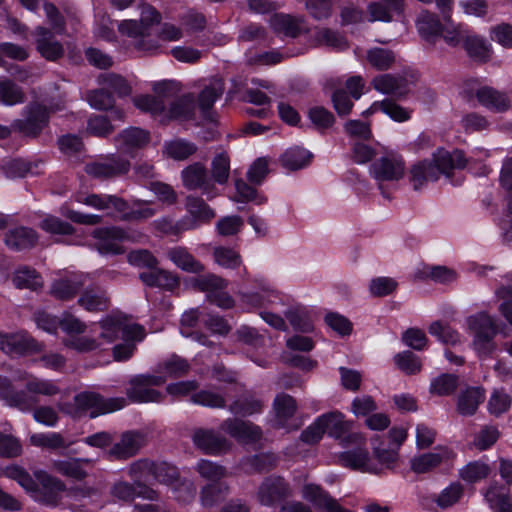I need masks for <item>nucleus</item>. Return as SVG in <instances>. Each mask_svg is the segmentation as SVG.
I'll use <instances>...</instances> for the list:
<instances>
[{"label": "nucleus", "mask_w": 512, "mask_h": 512, "mask_svg": "<svg viewBox=\"0 0 512 512\" xmlns=\"http://www.w3.org/2000/svg\"><path fill=\"white\" fill-rule=\"evenodd\" d=\"M35 35L36 48L45 59L54 61L63 55L62 44L54 39V34L50 30L37 27Z\"/></svg>", "instance_id": "obj_26"}, {"label": "nucleus", "mask_w": 512, "mask_h": 512, "mask_svg": "<svg viewBox=\"0 0 512 512\" xmlns=\"http://www.w3.org/2000/svg\"><path fill=\"white\" fill-rule=\"evenodd\" d=\"M117 213L124 221H142L152 218L157 213V209L152 207L149 201L135 199L132 202V207L125 201V208Z\"/></svg>", "instance_id": "obj_34"}, {"label": "nucleus", "mask_w": 512, "mask_h": 512, "mask_svg": "<svg viewBox=\"0 0 512 512\" xmlns=\"http://www.w3.org/2000/svg\"><path fill=\"white\" fill-rule=\"evenodd\" d=\"M223 92V80L219 78L212 79L199 95V106L201 110L203 112L208 111Z\"/></svg>", "instance_id": "obj_53"}, {"label": "nucleus", "mask_w": 512, "mask_h": 512, "mask_svg": "<svg viewBox=\"0 0 512 512\" xmlns=\"http://www.w3.org/2000/svg\"><path fill=\"white\" fill-rule=\"evenodd\" d=\"M455 457L447 447H437L433 452L424 453L411 459V469L417 474L427 473L443 463H449Z\"/></svg>", "instance_id": "obj_20"}, {"label": "nucleus", "mask_w": 512, "mask_h": 512, "mask_svg": "<svg viewBox=\"0 0 512 512\" xmlns=\"http://www.w3.org/2000/svg\"><path fill=\"white\" fill-rule=\"evenodd\" d=\"M428 331L443 344L455 345L460 343L459 333L448 324L442 323L441 321H434L431 323Z\"/></svg>", "instance_id": "obj_60"}, {"label": "nucleus", "mask_w": 512, "mask_h": 512, "mask_svg": "<svg viewBox=\"0 0 512 512\" xmlns=\"http://www.w3.org/2000/svg\"><path fill=\"white\" fill-rule=\"evenodd\" d=\"M141 281L149 287L173 290L179 285V279L173 273L162 269H151L139 274Z\"/></svg>", "instance_id": "obj_32"}, {"label": "nucleus", "mask_w": 512, "mask_h": 512, "mask_svg": "<svg viewBox=\"0 0 512 512\" xmlns=\"http://www.w3.org/2000/svg\"><path fill=\"white\" fill-rule=\"evenodd\" d=\"M192 441L196 448L213 456L225 454L232 447V443L226 437L209 428H196L192 434Z\"/></svg>", "instance_id": "obj_11"}, {"label": "nucleus", "mask_w": 512, "mask_h": 512, "mask_svg": "<svg viewBox=\"0 0 512 512\" xmlns=\"http://www.w3.org/2000/svg\"><path fill=\"white\" fill-rule=\"evenodd\" d=\"M254 288L240 292V300L242 303L251 307H261L267 303L273 302L277 297L276 291L272 289L268 281L263 278L254 280Z\"/></svg>", "instance_id": "obj_21"}, {"label": "nucleus", "mask_w": 512, "mask_h": 512, "mask_svg": "<svg viewBox=\"0 0 512 512\" xmlns=\"http://www.w3.org/2000/svg\"><path fill=\"white\" fill-rule=\"evenodd\" d=\"M184 187L189 190H201L211 200L219 195V190L208 175L206 167L199 162L187 166L181 172Z\"/></svg>", "instance_id": "obj_10"}, {"label": "nucleus", "mask_w": 512, "mask_h": 512, "mask_svg": "<svg viewBox=\"0 0 512 512\" xmlns=\"http://www.w3.org/2000/svg\"><path fill=\"white\" fill-rule=\"evenodd\" d=\"M94 460L90 458H70L67 460H54L52 468L57 473L81 481L88 475L84 465H93Z\"/></svg>", "instance_id": "obj_28"}, {"label": "nucleus", "mask_w": 512, "mask_h": 512, "mask_svg": "<svg viewBox=\"0 0 512 512\" xmlns=\"http://www.w3.org/2000/svg\"><path fill=\"white\" fill-rule=\"evenodd\" d=\"M244 220L239 215H227L218 219L215 231L222 237H232L242 231Z\"/></svg>", "instance_id": "obj_58"}, {"label": "nucleus", "mask_w": 512, "mask_h": 512, "mask_svg": "<svg viewBox=\"0 0 512 512\" xmlns=\"http://www.w3.org/2000/svg\"><path fill=\"white\" fill-rule=\"evenodd\" d=\"M3 475L9 479L16 481L28 493H36V483L30 474L22 467L17 465L7 466L3 470Z\"/></svg>", "instance_id": "obj_61"}, {"label": "nucleus", "mask_w": 512, "mask_h": 512, "mask_svg": "<svg viewBox=\"0 0 512 512\" xmlns=\"http://www.w3.org/2000/svg\"><path fill=\"white\" fill-rule=\"evenodd\" d=\"M155 95H141L133 98L134 105L143 112L149 113L160 122L170 120L188 121L193 119L195 102L191 95H184L166 104L177 92V84L173 81H162L154 84Z\"/></svg>", "instance_id": "obj_1"}, {"label": "nucleus", "mask_w": 512, "mask_h": 512, "mask_svg": "<svg viewBox=\"0 0 512 512\" xmlns=\"http://www.w3.org/2000/svg\"><path fill=\"white\" fill-rule=\"evenodd\" d=\"M314 41L319 46H327L338 51L348 47V43L342 35L328 28L317 30L314 34Z\"/></svg>", "instance_id": "obj_54"}, {"label": "nucleus", "mask_w": 512, "mask_h": 512, "mask_svg": "<svg viewBox=\"0 0 512 512\" xmlns=\"http://www.w3.org/2000/svg\"><path fill=\"white\" fill-rule=\"evenodd\" d=\"M166 382L161 375L140 374L129 380L126 388L127 398L134 403L160 402L164 395L154 389V386H161Z\"/></svg>", "instance_id": "obj_7"}, {"label": "nucleus", "mask_w": 512, "mask_h": 512, "mask_svg": "<svg viewBox=\"0 0 512 512\" xmlns=\"http://www.w3.org/2000/svg\"><path fill=\"white\" fill-rule=\"evenodd\" d=\"M35 477L47 492L39 501L47 505H55L58 500V494L65 490V484L58 478L49 475L44 471L35 472Z\"/></svg>", "instance_id": "obj_35"}, {"label": "nucleus", "mask_w": 512, "mask_h": 512, "mask_svg": "<svg viewBox=\"0 0 512 512\" xmlns=\"http://www.w3.org/2000/svg\"><path fill=\"white\" fill-rule=\"evenodd\" d=\"M228 493L229 487L225 483L207 484L200 491V503L204 508H211L221 502Z\"/></svg>", "instance_id": "obj_47"}, {"label": "nucleus", "mask_w": 512, "mask_h": 512, "mask_svg": "<svg viewBox=\"0 0 512 512\" xmlns=\"http://www.w3.org/2000/svg\"><path fill=\"white\" fill-rule=\"evenodd\" d=\"M197 151V146L184 139H174L164 144V153L178 161H182L193 155Z\"/></svg>", "instance_id": "obj_50"}, {"label": "nucleus", "mask_w": 512, "mask_h": 512, "mask_svg": "<svg viewBox=\"0 0 512 512\" xmlns=\"http://www.w3.org/2000/svg\"><path fill=\"white\" fill-rule=\"evenodd\" d=\"M416 27L422 38L431 41L441 34L443 25L436 14L423 10L416 20Z\"/></svg>", "instance_id": "obj_40"}, {"label": "nucleus", "mask_w": 512, "mask_h": 512, "mask_svg": "<svg viewBox=\"0 0 512 512\" xmlns=\"http://www.w3.org/2000/svg\"><path fill=\"white\" fill-rule=\"evenodd\" d=\"M324 417L323 427L325 432L336 439H345L351 430L352 423L344 419V415L338 411L321 415Z\"/></svg>", "instance_id": "obj_41"}, {"label": "nucleus", "mask_w": 512, "mask_h": 512, "mask_svg": "<svg viewBox=\"0 0 512 512\" xmlns=\"http://www.w3.org/2000/svg\"><path fill=\"white\" fill-rule=\"evenodd\" d=\"M220 429L240 443L249 444L260 440L262 430L249 421L227 418L220 424Z\"/></svg>", "instance_id": "obj_15"}, {"label": "nucleus", "mask_w": 512, "mask_h": 512, "mask_svg": "<svg viewBox=\"0 0 512 512\" xmlns=\"http://www.w3.org/2000/svg\"><path fill=\"white\" fill-rule=\"evenodd\" d=\"M78 203L90 206L97 210H110L113 208L116 212L123 211L125 200L115 195L108 194H89L80 195L76 198Z\"/></svg>", "instance_id": "obj_31"}, {"label": "nucleus", "mask_w": 512, "mask_h": 512, "mask_svg": "<svg viewBox=\"0 0 512 512\" xmlns=\"http://www.w3.org/2000/svg\"><path fill=\"white\" fill-rule=\"evenodd\" d=\"M22 119H16L12 128L27 137L35 138L48 125L49 112L47 108L38 103L27 105L23 110Z\"/></svg>", "instance_id": "obj_8"}, {"label": "nucleus", "mask_w": 512, "mask_h": 512, "mask_svg": "<svg viewBox=\"0 0 512 512\" xmlns=\"http://www.w3.org/2000/svg\"><path fill=\"white\" fill-rule=\"evenodd\" d=\"M371 85L382 94L403 96L407 92V81L401 76L381 74L372 79Z\"/></svg>", "instance_id": "obj_29"}, {"label": "nucleus", "mask_w": 512, "mask_h": 512, "mask_svg": "<svg viewBox=\"0 0 512 512\" xmlns=\"http://www.w3.org/2000/svg\"><path fill=\"white\" fill-rule=\"evenodd\" d=\"M489 473L490 468L487 464L481 461H472L460 469L459 476L468 483H475L485 479Z\"/></svg>", "instance_id": "obj_62"}, {"label": "nucleus", "mask_w": 512, "mask_h": 512, "mask_svg": "<svg viewBox=\"0 0 512 512\" xmlns=\"http://www.w3.org/2000/svg\"><path fill=\"white\" fill-rule=\"evenodd\" d=\"M484 399L485 394L481 388H468L458 396L457 411L462 416H471L476 412Z\"/></svg>", "instance_id": "obj_39"}, {"label": "nucleus", "mask_w": 512, "mask_h": 512, "mask_svg": "<svg viewBox=\"0 0 512 512\" xmlns=\"http://www.w3.org/2000/svg\"><path fill=\"white\" fill-rule=\"evenodd\" d=\"M471 93L475 96L478 103L495 112L502 113L509 109L510 101L506 94L490 86H479Z\"/></svg>", "instance_id": "obj_22"}, {"label": "nucleus", "mask_w": 512, "mask_h": 512, "mask_svg": "<svg viewBox=\"0 0 512 512\" xmlns=\"http://www.w3.org/2000/svg\"><path fill=\"white\" fill-rule=\"evenodd\" d=\"M167 257L180 269L199 273L204 270L203 265L196 260L184 247H173L167 252Z\"/></svg>", "instance_id": "obj_42"}, {"label": "nucleus", "mask_w": 512, "mask_h": 512, "mask_svg": "<svg viewBox=\"0 0 512 512\" xmlns=\"http://www.w3.org/2000/svg\"><path fill=\"white\" fill-rule=\"evenodd\" d=\"M302 498L311 503L315 508L322 509L325 512H353L341 506L321 486L307 483L302 487Z\"/></svg>", "instance_id": "obj_16"}, {"label": "nucleus", "mask_w": 512, "mask_h": 512, "mask_svg": "<svg viewBox=\"0 0 512 512\" xmlns=\"http://www.w3.org/2000/svg\"><path fill=\"white\" fill-rule=\"evenodd\" d=\"M126 405L127 400L124 397L105 399L94 392H82L74 397L72 404H65L60 409L73 418H80L86 413H89L91 418H95L118 411Z\"/></svg>", "instance_id": "obj_5"}, {"label": "nucleus", "mask_w": 512, "mask_h": 512, "mask_svg": "<svg viewBox=\"0 0 512 512\" xmlns=\"http://www.w3.org/2000/svg\"><path fill=\"white\" fill-rule=\"evenodd\" d=\"M312 158V154L302 147H291L280 157L282 166L288 170H298L306 167Z\"/></svg>", "instance_id": "obj_44"}, {"label": "nucleus", "mask_w": 512, "mask_h": 512, "mask_svg": "<svg viewBox=\"0 0 512 512\" xmlns=\"http://www.w3.org/2000/svg\"><path fill=\"white\" fill-rule=\"evenodd\" d=\"M145 445V436L136 431L123 433L108 451L109 457L116 460H126L135 456Z\"/></svg>", "instance_id": "obj_18"}, {"label": "nucleus", "mask_w": 512, "mask_h": 512, "mask_svg": "<svg viewBox=\"0 0 512 512\" xmlns=\"http://www.w3.org/2000/svg\"><path fill=\"white\" fill-rule=\"evenodd\" d=\"M180 477L178 469L167 462H155L152 478L160 484L171 487Z\"/></svg>", "instance_id": "obj_63"}, {"label": "nucleus", "mask_w": 512, "mask_h": 512, "mask_svg": "<svg viewBox=\"0 0 512 512\" xmlns=\"http://www.w3.org/2000/svg\"><path fill=\"white\" fill-rule=\"evenodd\" d=\"M154 466V461L146 458L139 459L129 465L127 473L136 485L145 484L152 478Z\"/></svg>", "instance_id": "obj_52"}, {"label": "nucleus", "mask_w": 512, "mask_h": 512, "mask_svg": "<svg viewBox=\"0 0 512 512\" xmlns=\"http://www.w3.org/2000/svg\"><path fill=\"white\" fill-rule=\"evenodd\" d=\"M87 276L72 274L66 278L55 280L50 288V293L57 299L69 300L73 298L86 282Z\"/></svg>", "instance_id": "obj_27"}, {"label": "nucleus", "mask_w": 512, "mask_h": 512, "mask_svg": "<svg viewBox=\"0 0 512 512\" xmlns=\"http://www.w3.org/2000/svg\"><path fill=\"white\" fill-rule=\"evenodd\" d=\"M190 369L191 366L185 358L174 354L159 363L157 372L167 380L181 378L187 375Z\"/></svg>", "instance_id": "obj_36"}, {"label": "nucleus", "mask_w": 512, "mask_h": 512, "mask_svg": "<svg viewBox=\"0 0 512 512\" xmlns=\"http://www.w3.org/2000/svg\"><path fill=\"white\" fill-rule=\"evenodd\" d=\"M444 20V26L442 27L443 38L447 44L451 46H457L460 43H464L468 37L469 31L462 24H455L450 19V13L442 15Z\"/></svg>", "instance_id": "obj_51"}, {"label": "nucleus", "mask_w": 512, "mask_h": 512, "mask_svg": "<svg viewBox=\"0 0 512 512\" xmlns=\"http://www.w3.org/2000/svg\"><path fill=\"white\" fill-rule=\"evenodd\" d=\"M121 317L107 316L90 329V336L70 337L63 340V345L79 353L99 350L105 344L114 342L121 332Z\"/></svg>", "instance_id": "obj_4"}, {"label": "nucleus", "mask_w": 512, "mask_h": 512, "mask_svg": "<svg viewBox=\"0 0 512 512\" xmlns=\"http://www.w3.org/2000/svg\"><path fill=\"white\" fill-rule=\"evenodd\" d=\"M13 283L17 288L31 290H37L43 284L41 276L34 269L28 267L20 268L15 272Z\"/></svg>", "instance_id": "obj_57"}, {"label": "nucleus", "mask_w": 512, "mask_h": 512, "mask_svg": "<svg viewBox=\"0 0 512 512\" xmlns=\"http://www.w3.org/2000/svg\"><path fill=\"white\" fill-rule=\"evenodd\" d=\"M110 495L117 501L131 503L135 498L147 501H157L159 492L146 484L129 483L124 480L116 481L110 488Z\"/></svg>", "instance_id": "obj_13"}, {"label": "nucleus", "mask_w": 512, "mask_h": 512, "mask_svg": "<svg viewBox=\"0 0 512 512\" xmlns=\"http://www.w3.org/2000/svg\"><path fill=\"white\" fill-rule=\"evenodd\" d=\"M211 180L214 184L224 185L230 175V158L224 151L217 153L211 161Z\"/></svg>", "instance_id": "obj_49"}, {"label": "nucleus", "mask_w": 512, "mask_h": 512, "mask_svg": "<svg viewBox=\"0 0 512 512\" xmlns=\"http://www.w3.org/2000/svg\"><path fill=\"white\" fill-rule=\"evenodd\" d=\"M262 401L252 396H243L236 399L230 406L229 411L234 415L251 416L262 411Z\"/></svg>", "instance_id": "obj_55"}, {"label": "nucleus", "mask_w": 512, "mask_h": 512, "mask_svg": "<svg viewBox=\"0 0 512 512\" xmlns=\"http://www.w3.org/2000/svg\"><path fill=\"white\" fill-rule=\"evenodd\" d=\"M270 26L275 33L295 38L301 31V20L286 14H275L270 18Z\"/></svg>", "instance_id": "obj_43"}, {"label": "nucleus", "mask_w": 512, "mask_h": 512, "mask_svg": "<svg viewBox=\"0 0 512 512\" xmlns=\"http://www.w3.org/2000/svg\"><path fill=\"white\" fill-rule=\"evenodd\" d=\"M213 259L221 267L236 269L241 266V255L234 249L218 246L213 249Z\"/></svg>", "instance_id": "obj_56"}, {"label": "nucleus", "mask_w": 512, "mask_h": 512, "mask_svg": "<svg viewBox=\"0 0 512 512\" xmlns=\"http://www.w3.org/2000/svg\"><path fill=\"white\" fill-rule=\"evenodd\" d=\"M37 241V233L32 228L25 226H17L8 229L4 237L6 246L14 251L30 249Z\"/></svg>", "instance_id": "obj_25"}, {"label": "nucleus", "mask_w": 512, "mask_h": 512, "mask_svg": "<svg viewBox=\"0 0 512 512\" xmlns=\"http://www.w3.org/2000/svg\"><path fill=\"white\" fill-rule=\"evenodd\" d=\"M467 163L464 153L461 150L452 152L438 148L430 159L415 163L410 169V182L414 190H420L428 182H434L441 175L449 177L454 169L464 168Z\"/></svg>", "instance_id": "obj_2"}, {"label": "nucleus", "mask_w": 512, "mask_h": 512, "mask_svg": "<svg viewBox=\"0 0 512 512\" xmlns=\"http://www.w3.org/2000/svg\"><path fill=\"white\" fill-rule=\"evenodd\" d=\"M109 298L99 287L87 288L78 299V304L89 312L105 311L109 307Z\"/></svg>", "instance_id": "obj_33"}, {"label": "nucleus", "mask_w": 512, "mask_h": 512, "mask_svg": "<svg viewBox=\"0 0 512 512\" xmlns=\"http://www.w3.org/2000/svg\"><path fill=\"white\" fill-rule=\"evenodd\" d=\"M467 325L473 337H495L499 332L493 317L486 312L468 317Z\"/></svg>", "instance_id": "obj_30"}, {"label": "nucleus", "mask_w": 512, "mask_h": 512, "mask_svg": "<svg viewBox=\"0 0 512 512\" xmlns=\"http://www.w3.org/2000/svg\"><path fill=\"white\" fill-rule=\"evenodd\" d=\"M18 380H27L26 391L12 392L10 381L0 376V397L5 399L10 406L17 407L22 411L31 410L38 402L39 396H53L59 393L60 389L51 380L39 379L21 373L16 377Z\"/></svg>", "instance_id": "obj_3"}, {"label": "nucleus", "mask_w": 512, "mask_h": 512, "mask_svg": "<svg viewBox=\"0 0 512 512\" xmlns=\"http://www.w3.org/2000/svg\"><path fill=\"white\" fill-rule=\"evenodd\" d=\"M291 496L289 484L280 476L266 477L256 492L257 502L263 506L271 507L283 499Z\"/></svg>", "instance_id": "obj_12"}, {"label": "nucleus", "mask_w": 512, "mask_h": 512, "mask_svg": "<svg viewBox=\"0 0 512 512\" xmlns=\"http://www.w3.org/2000/svg\"><path fill=\"white\" fill-rule=\"evenodd\" d=\"M396 55L394 51L382 48L372 47L366 51V61L374 69L383 71L390 69L395 63Z\"/></svg>", "instance_id": "obj_45"}, {"label": "nucleus", "mask_w": 512, "mask_h": 512, "mask_svg": "<svg viewBox=\"0 0 512 512\" xmlns=\"http://www.w3.org/2000/svg\"><path fill=\"white\" fill-rule=\"evenodd\" d=\"M93 243L101 255H119L125 252L122 242L129 239L127 233L119 227H101L92 232Z\"/></svg>", "instance_id": "obj_9"}, {"label": "nucleus", "mask_w": 512, "mask_h": 512, "mask_svg": "<svg viewBox=\"0 0 512 512\" xmlns=\"http://www.w3.org/2000/svg\"><path fill=\"white\" fill-rule=\"evenodd\" d=\"M40 350V344L24 331L5 335L2 351L10 355H23Z\"/></svg>", "instance_id": "obj_24"}, {"label": "nucleus", "mask_w": 512, "mask_h": 512, "mask_svg": "<svg viewBox=\"0 0 512 512\" xmlns=\"http://www.w3.org/2000/svg\"><path fill=\"white\" fill-rule=\"evenodd\" d=\"M149 141V132L138 127L123 130L115 139L117 148L123 153H132L134 150L141 149Z\"/></svg>", "instance_id": "obj_23"}, {"label": "nucleus", "mask_w": 512, "mask_h": 512, "mask_svg": "<svg viewBox=\"0 0 512 512\" xmlns=\"http://www.w3.org/2000/svg\"><path fill=\"white\" fill-rule=\"evenodd\" d=\"M484 497L494 512H512L509 490L505 486L491 484Z\"/></svg>", "instance_id": "obj_38"}, {"label": "nucleus", "mask_w": 512, "mask_h": 512, "mask_svg": "<svg viewBox=\"0 0 512 512\" xmlns=\"http://www.w3.org/2000/svg\"><path fill=\"white\" fill-rule=\"evenodd\" d=\"M185 209L189 216L183 217L188 230L200 227L209 223L216 213L201 197L189 195L185 199Z\"/></svg>", "instance_id": "obj_14"}, {"label": "nucleus", "mask_w": 512, "mask_h": 512, "mask_svg": "<svg viewBox=\"0 0 512 512\" xmlns=\"http://www.w3.org/2000/svg\"><path fill=\"white\" fill-rule=\"evenodd\" d=\"M195 470L206 480L219 482L227 475L226 468L210 460L201 459L196 463Z\"/></svg>", "instance_id": "obj_64"}, {"label": "nucleus", "mask_w": 512, "mask_h": 512, "mask_svg": "<svg viewBox=\"0 0 512 512\" xmlns=\"http://www.w3.org/2000/svg\"><path fill=\"white\" fill-rule=\"evenodd\" d=\"M338 461L343 467L362 473L380 474L381 468L374 463L366 449L357 447L353 450L342 452L338 455Z\"/></svg>", "instance_id": "obj_17"}, {"label": "nucleus", "mask_w": 512, "mask_h": 512, "mask_svg": "<svg viewBox=\"0 0 512 512\" xmlns=\"http://www.w3.org/2000/svg\"><path fill=\"white\" fill-rule=\"evenodd\" d=\"M405 163L396 153H387L377 158L370 166V174L377 182L378 188L384 197H388L385 191V183H393L404 176Z\"/></svg>", "instance_id": "obj_6"}, {"label": "nucleus", "mask_w": 512, "mask_h": 512, "mask_svg": "<svg viewBox=\"0 0 512 512\" xmlns=\"http://www.w3.org/2000/svg\"><path fill=\"white\" fill-rule=\"evenodd\" d=\"M274 410L276 414V425L285 427L286 422L296 411V401L288 394H280L274 399Z\"/></svg>", "instance_id": "obj_48"}, {"label": "nucleus", "mask_w": 512, "mask_h": 512, "mask_svg": "<svg viewBox=\"0 0 512 512\" xmlns=\"http://www.w3.org/2000/svg\"><path fill=\"white\" fill-rule=\"evenodd\" d=\"M99 84L104 86L111 94L114 93L118 97H125L131 93V87L120 75L103 74L99 77Z\"/></svg>", "instance_id": "obj_59"}, {"label": "nucleus", "mask_w": 512, "mask_h": 512, "mask_svg": "<svg viewBox=\"0 0 512 512\" xmlns=\"http://www.w3.org/2000/svg\"><path fill=\"white\" fill-rule=\"evenodd\" d=\"M381 110L391 119L397 122H403L410 118V112L391 100H383L374 102L367 110L363 112L364 116L371 115Z\"/></svg>", "instance_id": "obj_46"}, {"label": "nucleus", "mask_w": 512, "mask_h": 512, "mask_svg": "<svg viewBox=\"0 0 512 512\" xmlns=\"http://www.w3.org/2000/svg\"><path fill=\"white\" fill-rule=\"evenodd\" d=\"M30 442L37 447L51 450H65L75 443V440L66 439L61 433L47 432L35 433L30 436Z\"/></svg>", "instance_id": "obj_37"}, {"label": "nucleus", "mask_w": 512, "mask_h": 512, "mask_svg": "<svg viewBox=\"0 0 512 512\" xmlns=\"http://www.w3.org/2000/svg\"><path fill=\"white\" fill-rule=\"evenodd\" d=\"M130 163L119 157H111L86 164L85 172L99 179H107L126 174L129 171Z\"/></svg>", "instance_id": "obj_19"}]
</instances>
